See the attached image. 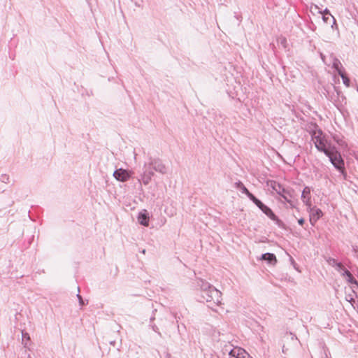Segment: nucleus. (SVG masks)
Wrapping results in <instances>:
<instances>
[{"label":"nucleus","mask_w":358,"mask_h":358,"mask_svg":"<svg viewBox=\"0 0 358 358\" xmlns=\"http://www.w3.org/2000/svg\"><path fill=\"white\" fill-rule=\"evenodd\" d=\"M197 285L200 287L201 297L207 303V306L213 310L221 304L222 293L209 282L199 279Z\"/></svg>","instance_id":"1"},{"label":"nucleus","mask_w":358,"mask_h":358,"mask_svg":"<svg viewBox=\"0 0 358 358\" xmlns=\"http://www.w3.org/2000/svg\"><path fill=\"white\" fill-rule=\"evenodd\" d=\"M310 135L317 150L324 152L325 155H328L327 152L330 150L331 146L327 147V141L322 131L320 129H316L310 132Z\"/></svg>","instance_id":"2"},{"label":"nucleus","mask_w":358,"mask_h":358,"mask_svg":"<svg viewBox=\"0 0 358 358\" xmlns=\"http://www.w3.org/2000/svg\"><path fill=\"white\" fill-rule=\"evenodd\" d=\"M328 155H327L329 158V161L333 164V166L341 172V174L345 175V166H344V160L341 157L340 152L337 150L335 146L330 147V150L327 152Z\"/></svg>","instance_id":"3"},{"label":"nucleus","mask_w":358,"mask_h":358,"mask_svg":"<svg viewBox=\"0 0 358 358\" xmlns=\"http://www.w3.org/2000/svg\"><path fill=\"white\" fill-rule=\"evenodd\" d=\"M252 201L271 220L274 221L279 227L285 228V224L283 222L274 214L273 210L269 207L264 204L257 197H255Z\"/></svg>","instance_id":"4"},{"label":"nucleus","mask_w":358,"mask_h":358,"mask_svg":"<svg viewBox=\"0 0 358 358\" xmlns=\"http://www.w3.org/2000/svg\"><path fill=\"white\" fill-rule=\"evenodd\" d=\"M148 163L150 164V166H152V169L154 171L162 174L166 173L167 168L161 159L150 157Z\"/></svg>","instance_id":"5"},{"label":"nucleus","mask_w":358,"mask_h":358,"mask_svg":"<svg viewBox=\"0 0 358 358\" xmlns=\"http://www.w3.org/2000/svg\"><path fill=\"white\" fill-rule=\"evenodd\" d=\"M131 171L120 168L114 171L113 177L118 181L126 182L131 177Z\"/></svg>","instance_id":"6"},{"label":"nucleus","mask_w":358,"mask_h":358,"mask_svg":"<svg viewBox=\"0 0 358 358\" xmlns=\"http://www.w3.org/2000/svg\"><path fill=\"white\" fill-rule=\"evenodd\" d=\"M310 212V222L312 225H314L317 221L323 215L322 211L320 208L315 207L307 208Z\"/></svg>","instance_id":"7"},{"label":"nucleus","mask_w":358,"mask_h":358,"mask_svg":"<svg viewBox=\"0 0 358 358\" xmlns=\"http://www.w3.org/2000/svg\"><path fill=\"white\" fill-rule=\"evenodd\" d=\"M310 192V187L306 186L301 194V199L307 208H310L312 206Z\"/></svg>","instance_id":"8"},{"label":"nucleus","mask_w":358,"mask_h":358,"mask_svg":"<svg viewBox=\"0 0 358 358\" xmlns=\"http://www.w3.org/2000/svg\"><path fill=\"white\" fill-rule=\"evenodd\" d=\"M138 222L140 224L148 227L149 225L150 216L147 210L143 209L139 212L137 217Z\"/></svg>","instance_id":"9"},{"label":"nucleus","mask_w":358,"mask_h":358,"mask_svg":"<svg viewBox=\"0 0 358 358\" xmlns=\"http://www.w3.org/2000/svg\"><path fill=\"white\" fill-rule=\"evenodd\" d=\"M273 189L275 190L276 192L279 195H280L282 196V198H283L286 202L289 203L292 206H294L292 204V201L288 198V196L287 195V190H285V189L284 187H282L281 185H280L279 183L276 184L273 187Z\"/></svg>","instance_id":"10"},{"label":"nucleus","mask_w":358,"mask_h":358,"mask_svg":"<svg viewBox=\"0 0 358 358\" xmlns=\"http://www.w3.org/2000/svg\"><path fill=\"white\" fill-rule=\"evenodd\" d=\"M236 187L241 191L242 193L247 195V196L251 200H254V199L256 197L251 192H249V190L245 187V186L243 185V183L241 181L236 182L235 183Z\"/></svg>","instance_id":"11"},{"label":"nucleus","mask_w":358,"mask_h":358,"mask_svg":"<svg viewBox=\"0 0 358 358\" xmlns=\"http://www.w3.org/2000/svg\"><path fill=\"white\" fill-rule=\"evenodd\" d=\"M243 355H245V351L241 348H234L229 351V358H240Z\"/></svg>","instance_id":"12"},{"label":"nucleus","mask_w":358,"mask_h":358,"mask_svg":"<svg viewBox=\"0 0 358 358\" xmlns=\"http://www.w3.org/2000/svg\"><path fill=\"white\" fill-rule=\"evenodd\" d=\"M261 259L266 261L268 263L271 264H275L277 262L275 255L273 253L269 252L262 255Z\"/></svg>","instance_id":"13"},{"label":"nucleus","mask_w":358,"mask_h":358,"mask_svg":"<svg viewBox=\"0 0 358 358\" xmlns=\"http://www.w3.org/2000/svg\"><path fill=\"white\" fill-rule=\"evenodd\" d=\"M19 358H30V354L28 351V343H24V347L20 350L18 354Z\"/></svg>","instance_id":"14"},{"label":"nucleus","mask_w":358,"mask_h":358,"mask_svg":"<svg viewBox=\"0 0 358 358\" xmlns=\"http://www.w3.org/2000/svg\"><path fill=\"white\" fill-rule=\"evenodd\" d=\"M332 67L337 71L338 73L339 71H343V70L342 69V68H343L342 64H341L340 60L338 59H337L336 57L333 58Z\"/></svg>","instance_id":"15"},{"label":"nucleus","mask_w":358,"mask_h":358,"mask_svg":"<svg viewBox=\"0 0 358 358\" xmlns=\"http://www.w3.org/2000/svg\"><path fill=\"white\" fill-rule=\"evenodd\" d=\"M153 171L154 170L152 169V166H150V164L148 162L144 164L143 173L152 178L155 174Z\"/></svg>","instance_id":"16"},{"label":"nucleus","mask_w":358,"mask_h":358,"mask_svg":"<svg viewBox=\"0 0 358 358\" xmlns=\"http://www.w3.org/2000/svg\"><path fill=\"white\" fill-rule=\"evenodd\" d=\"M338 75L341 77V78L343 80V84L346 87H349L350 86V80L349 78L345 75L344 71H339Z\"/></svg>","instance_id":"17"},{"label":"nucleus","mask_w":358,"mask_h":358,"mask_svg":"<svg viewBox=\"0 0 358 358\" xmlns=\"http://www.w3.org/2000/svg\"><path fill=\"white\" fill-rule=\"evenodd\" d=\"M152 180V178L150 177V176H146V174H144V173H142L141 174V178L139 181H142V182L145 185H147L150 183V182Z\"/></svg>","instance_id":"18"},{"label":"nucleus","mask_w":358,"mask_h":358,"mask_svg":"<svg viewBox=\"0 0 358 358\" xmlns=\"http://www.w3.org/2000/svg\"><path fill=\"white\" fill-rule=\"evenodd\" d=\"M22 344L24 345V343H27L30 340L29 335L28 333L22 331Z\"/></svg>","instance_id":"19"},{"label":"nucleus","mask_w":358,"mask_h":358,"mask_svg":"<svg viewBox=\"0 0 358 358\" xmlns=\"http://www.w3.org/2000/svg\"><path fill=\"white\" fill-rule=\"evenodd\" d=\"M0 180L2 182L7 183L9 181V176L7 174H1L0 176Z\"/></svg>","instance_id":"20"},{"label":"nucleus","mask_w":358,"mask_h":358,"mask_svg":"<svg viewBox=\"0 0 358 358\" xmlns=\"http://www.w3.org/2000/svg\"><path fill=\"white\" fill-rule=\"evenodd\" d=\"M327 262H328V264L332 266H336V264H338L337 261L334 259V258H331V257H329L327 259Z\"/></svg>","instance_id":"21"},{"label":"nucleus","mask_w":358,"mask_h":358,"mask_svg":"<svg viewBox=\"0 0 358 358\" xmlns=\"http://www.w3.org/2000/svg\"><path fill=\"white\" fill-rule=\"evenodd\" d=\"M346 280L352 285L355 283V282L357 281V280L354 278L352 273L347 276Z\"/></svg>","instance_id":"22"},{"label":"nucleus","mask_w":358,"mask_h":358,"mask_svg":"<svg viewBox=\"0 0 358 358\" xmlns=\"http://www.w3.org/2000/svg\"><path fill=\"white\" fill-rule=\"evenodd\" d=\"M335 267H336V270L341 273L343 271V270H344L345 268L341 262H338V264H336V266Z\"/></svg>","instance_id":"23"},{"label":"nucleus","mask_w":358,"mask_h":358,"mask_svg":"<svg viewBox=\"0 0 358 358\" xmlns=\"http://www.w3.org/2000/svg\"><path fill=\"white\" fill-rule=\"evenodd\" d=\"M322 13H323V15H330V17H331L334 24L336 23L335 18L331 15V14L330 13L329 10L327 8H325Z\"/></svg>","instance_id":"24"},{"label":"nucleus","mask_w":358,"mask_h":358,"mask_svg":"<svg viewBox=\"0 0 358 358\" xmlns=\"http://www.w3.org/2000/svg\"><path fill=\"white\" fill-rule=\"evenodd\" d=\"M322 19H323L324 22L326 23H328V22H329L330 20H332L331 17H330V15H323Z\"/></svg>","instance_id":"25"},{"label":"nucleus","mask_w":358,"mask_h":358,"mask_svg":"<svg viewBox=\"0 0 358 358\" xmlns=\"http://www.w3.org/2000/svg\"><path fill=\"white\" fill-rule=\"evenodd\" d=\"M350 273H350L348 269H346V268H345L344 270H343V271L341 272V275H342L343 277H345V278H347V276H348V275H350Z\"/></svg>","instance_id":"26"},{"label":"nucleus","mask_w":358,"mask_h":358,"mask_svg":"<svg viewBox=\"0 0 358 358\" xmlns=\"http://www.w3.org/2000/svg\"><path fill=\"white\" fill-rule=\"evenodd\" d=\"M77 297H78V301H79V304L80 306H84L85 305V302L83 301V297L79 294H77Z\"/></svg>","instance_id":"27"},{"label":"nucleus","mask_w":358,"mask_h":358,"mask_svg":"<svg viewBox=\"0 0 358 358\" xmlns=\"http://www.w3.org/2000/svg\"><path fill=\"white\" fill-rule=\"evenodd\" d=\"M152 329L155 332L158 333V334L161 335V333L159 331V329H158V327L156 325H153L152 326Z\"/></svg>","instance_id":"28"},{"label":"nucleus","mask_w":358,"mask_h":358,"mask_svg":"<svg viewBox=\"0 0 358 358\" xmlns=\"http://www.w3.org/2000/svg\"><path fill=\"white\" fill-rule=\"evenodd\" d=\"M304 222H305V220L303 218H300L298 220V223L299 225L302 226L304 224Z\"/></svg>","instance_id":"29"},{"label":"nucleus","mask_w":358,"mask_h":358,"mask_svg":"<svg viewBox=\"0 0 358 358\" xmlns=\"http://www.w3.org/2000/svg\"><path fill=\"white\" fill-rule=\"evenodd\" d=\"M286 43H287V40L285 38H282L280 39V43L282 45H283L284 46L285 45Z\"/></svg>","instance_id":"30"},{"label":"nucleus","mask_w":358,"mask_h":358,"mask_svg":"<svg viewBox=\"0 0 358 358\" xmlns=\"http://www.w3.org/2000/svg\"><path fill=\"white\" fill-rule=\"evenodd\" d=\"M230 349H231V348H230V346L225 345V346H224V350L225 352H229V351L230 350Z\"/></svg>","instance_id":"31"},{"label":"nucleus","mask_w":358,"mask_h":358,"mask_svg":"<svg viewBox=\"0 0 358 358\" xmlns=\"http://www.w3.org/2000/svg\"><path fill=\"white\" fill-rule=\"evenodd\" d=\"M110 344L111 345H113V346H114V345H115V341H110Z\"/></svg>","instance_id":"32"},{"label":"nucleus","mask_w":358,"mask_h":358,"mask_svg":"<svg viewBox=\"0 0 358 358\" xmlns=\"http://www.w3.org/2000/svg\"><path fill=\"white\" fill-rule=\"evenodd\" d=\"M353 285L358 289V282H357V280Z\"/></svg>","instance_id":"33"},{"label":"nucleus","mask_w":358,"mask_h":358,"mask_svg":"<svg viewBox=\"0 0 358 358\" xmlns=\"http://www.w3.org/2000/svg\"><path fill=\"white\" fill-rule=\"evenodd\" d=\"M349 301H355V300L353 299V298H351L350 300H349Z\"/></svg>","instance_id":"34"},{"label":"nucleus","mask_w":358,"mask_h":358,"mask_svg":"<svg viewBox=\"0 0 358 358\" xmlns=\"http://www.w3.org/2000/svg\"><path fill=\"white\" fill-rule=\"evenodd\" d=\"M354 251H355V252H358V250H357V249H355V248H354Z\"/></svg>","instance_id":"35"},{"label":"nucleus","mask_w":358,"mask_h":358,"mask_svg":"<svg viewBox=\"0 0 358 358\" xmlns=\"http://www.w3.org/2000/svg\"><path fill=\"white\" fill-rule=\"evenodd\" d=\"M354 251H355V252H358V250H357V249H355V248H354Z\"/></svg>","instance_id":"36"}]
</instances>
